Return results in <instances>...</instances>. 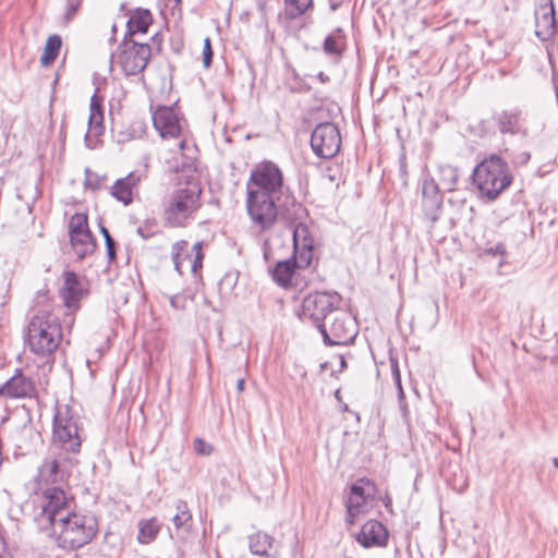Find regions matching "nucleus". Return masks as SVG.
Instances as JSON below:
<instances>
[{
	"label": "nucleus",
	"mask_w": 558,
	"mask_h": 558,
	"mask_svg": "<svg viewBox=\"0 0 558 558\" xmlns=\"http://www.w3.org/2000/svg\"><path fill=\"white\" fill-rule=\"evenodd\" d=\"M62 338L60 318L52 312L41 310L31 317L26 340L35 355L48 360L61 344Z\"/></svg>",
	"instance_id": "1"
},
{
	"label": "nucleus",
	"mask_w": 558,
	"mask_h": 558,
	"mask_svg": "<svg viewBox=\"0 0 558 558\" xmlns=\"http://www.w3.org/2000/svg\"><path fill=\"white\" fill-rule=\"evenodd\" d=\"M97 533V522L90 515L71 512L46 534L56 538L58 547L76 550L89 544Z\"/></svg>",
	"instance_id": "2"
},
{
	"label": "nucleus",
	"mask_w": 558,
	"mask_h": 558,
	"mask_svg": "<svg viewBox=\"0 0 558 558\" xmlns=\"http://www.w3.org/2000/svg\"><path fill=\"white\" fill-rule=\"evenodd\" d=\"M473 183L482 197L494 201L512 183V174L508 163L492 154L475 167Z\"/></svg>",
	"instance_id": "3"
},
{
	"label": "nucleus",
	"mask_w": 558,
	"mask_h": 558,
	"mask_svg": "<svg viewBox=\"0 0 558 558\" xmlns=\"http://www.w3.org/2000/svg\"><path fill=\"white\" fill-rule=\"evenodd\" d=\"M201 189L196 184L174 190L163 203V219L170 227L185 225L187 219L199 208Z\"/></svg>",
	"instance_id": "4"
},
{
	"label": "nucleus",
	"mask_w": 558,
	"mask_h": 558,
	"mask_svg": "<svg viewBox=\"0 0 558 558\" xmlns=\"http://www.w3.org/2000/svg\"><path fill=\"white\" fill-rule=\"evenodd\" d=\"M52 446L65 452L77 453L82 446L78 416L66 404L56 408L52 424Z\"/></svg>",
	"instance_id": "5"
},
{
	"label": "nucleus",
	"mask_w": 558,
	"mask_h": 558,
	"mask_svg": "<svg viewBox=\"0 0 558 558\" xmlns=\"http://www.w3.org/2000/svg\"><path fill=\"white\" fill-rule=\"evenodd\" d=\"M43 498L40 512L36 514L34 521L39 531L47 533L73 512V501L60 487L47 488Z\"/></svg>",
	"instance_id": "6"
},
{
	"label": "nucleus",
	"mask_w": 558,
	"mask_h": 558,
	"mask_svg": "<svg viewBox=\"0 0 558 558\" xmlns=\"http://www.w3.org/2000/svg\"><path fill=\"white\" fill-rule=\"evenodd\" d=\"M280 198L257 192H247L246 208L254 228L263 232L275 226Z\"/></svg>",
	"instance_id": "7"
},
{
	"label": "nucleus",
	"mask_w": 558,
	"mask_h": 558,
	"mask_svg": "<svg viewBox=\"0 0 558 558\" xmlns=\"http://www.w3.org/2000/svg\"><path fill=\"white\" fill-rule=\"evenodd\" d=\"M318 330L325 344L330 347L350 344L357 335L353 318L338 308L323 325H319Z\"/></svg>",
	"instance_id": "8"
},
{
	"label": "nucleus",
	"mask_w": 558,
	"mask_h": 558,
	"mask_svg": "<svg viewBox=\"0 0 558 558\" xmlns=\"http://www.w3.org/2000/svg\"><path fill=\"white\" fill-rule=\"evenodd\" d=\"M247 192H257L276 197L283 196L284 185L280 168L270 161L257 166L251 173Z\"/></svg>",
	"instance_id": "9"
},
{
	"label": "nucleus",
	"mask_w": 558,
	"mask_h": 558,
	"mask_svg": "<svg viewBox=\"0 0 558 558\" xmlns=\"http://www.w3.org/2000/svg\"><path fill=\"white\" fill-rule=\"evenodd\" d=\"M339 295L328 292H316L303 299L299 316L303 320H311L317 328L323 325L338 308Z\"/></svg>",
	"instance_id": "10"
},
{
	"label": "nucleus",
	"mask_w": 558,
	"mask_h": 558,
	"mask_svg": "<svg viewBox=\"0 0 558 558\" xmlns=\"http://www.w3.org/2000/svg\"><path fill=\"white\" fill-rule=\"evenodd\" d=\"M311 146L316 156L331 158L341 146V136L338 128L330 122L319 123L311 136Z\"/></svg>",
	"instance_id": "11"
},
{
	"label": "nucleus",
	"mask_w": 558,
	"mask_h": 558,
	"mask_svg": "<svg viewBox=\"0 0 558 558\" xmlns=\"http://www.w3.org/2000/svg\"><path fill=\"white\" fill-rule=\"evenodd\" d=\"M374 493L375 485L367 478H359L350 486V494L345 501V521L349 525L355 524L356 518L367 511L368 501Z\"/></svg>",
	"instance_id": "12"
},
{
	"label": "nucleus",
	"mask_w": 558,
	"mask_h": 558,
	"mask_svg": "<svg viewBox=\"0 0 558 558\" xmlns=\"http://www.w3.org/2000/svg\"><path fill=\"white\" fill-rule=\"evenodd\" d=\"M153 123L162 138H179L181 135L180 119L171 107L158 106L153 111Z\"/></svg>",
	"instance_id": "13"
},
{
	"label": "nucleus",
	"mask_w": 558,
	"mask_h": 558,
	"mask_svg": "<svg viewBox=\"0 0 558 558\" xmlns=\"http://www.w3.org/2000/svg\"><path fill=\"white\" fill-rule=\"evenodd\" d=\"M87 294V282L80 278L74 271L63 272V287L60 296L68 308L76 310L78 303Z\"/></svg>",
	"instance_id": "14"
},
{
	"label": "nucleus",
	"mask_w": 558,
	"mask_h": 558,
	"mask_svg": "<svg viewBox=\"0 0 558 558\" xmlns=\"http://www.w3.org/2000/svg\"><path fill=\"white\" fill-rule=\"evenodd\" d=\"M294 254L299 258V267L310 266L313 258L314 239L304 223H299L293 230Z\"/></svg>",
	"instance_id": "15"
},
{
	"label": "nucleus",
	"mask_w": 558,
	"mask_h": 558,
	"mask_svg": "<svg viewBox=\"0 0 558 558\" xmlns=\"http://www.w3.org/2000/svg\"><path fill=\"white\" fill-rule=\"evenodd\" d=\"M556 29L554 4L547 0L535 9V35L545 41L554 36Z\"/></svg>",
	"instance_id": "16"
},
{
	"label": "nucleus",
	"mask_w": 558,
	"mask_h": 558,
	"mask_svg": "<svg viewBox=\"0 0 558 558\" xmlns=\"http://www.w3.org/2000/svg\"><path fill=\"white\" fill-rule=\"evenodd\" d=\"M146 178V170H135L125 178L118 179L111 187V195L124 205H129L133 199V191Z\"/></svg>",
	"instance_id": "17"
},
{
	"label": "nucleus",
	"mask_w": 558,
	"mask_h": 558,
	"mask_svg": "<svg viewBox=\"0 0 558 558\" xmlns=\"http://www.w3.org/2000/svg\"><path fill=\"white\" fill-rule=\"evenodd\" d=\"M388 532L383 523L377 520L367 521L357 534L356 541L365 548L385 546Z\"/></svg>",
	"instance_id": "18"
},
{
	"label": "nucleus",
	"mask_w": 558,
	"mask_h": 558,
	"mask_svg": "<svg viewBox=\"0 0 558 558\" xmlns=\"http://www.w3.org/2000/svg\"><path fill=\"white\" fill-rule=\"evenodd\" d=\"M100 92L99 87H96L94 95L90 98L89 105V119H88V131L85 136L86 141L97 138L104 133V109H102V98L98 96Z\"/></svg>",
	"instance_id": "19"
},
{
	"label": "nucleus",
	"mask_w": 558,
	"mask_h": 558,
	"mask_svg": "<svg viewBox=\"0 0 558 558\" xmlns=\"http://www.w3.org/2000/svg\"><path fill=\"white\" fill-rule=\"evenodd\" d=\"M33 391V381L22 373H17L0 387V395L9 398L29 397Z\"/></svg>",
	"instance_id": "20"
},
{
	"label": "nucleus",
	"mask_w": 558,
	"mask_h": 558,
	"mask_svg": "<svg viewBox=\"0 0 558 558\" xmlns=\"http://www.w3.org/2000/svg\"><path fill=\"white\" fill-rule=\"evenodd\" d=\"M68 474L65 459L59 458L47 459L39 469V480L46 483H60L64 481Z\"/></svg>",
	"instance_id": "21"
},
{
	"label": "nucleus",
	"mask_w": 558,
	"mask_h": 558,
	"mask_svg": "<svg viewBox=\"0 0 558 558\" xmlns=\"http://www.w3.org/2000/svg\"><path fill=\"white\" fill-rule=\"evenodd\" d=\"M151 54L150 46L147 44H134L132 49L125 53L123 70H145Z\"/></svg>",
	"instance_id": "22"
},
{
	"label": "nucleus",
	"mask_w": 558,
	"mask_h": 558,
	"mask_svg": "<svg viewBox=\"0 0 558 558\" xmlns=\"http://www.w3.org/2000/svg\"><path fill=\"white\" fill-rule=\"evenodd\" d=\"M299 267V258L278 262L271 271L272 279L279 286L287 288L291 284L295 268Z\"/></svg>",
	"instance_id": "23"
},
{
	"label": "nucleus",
	"mask_w": 558,
	"mask_h": 558,
	"mask_svg": "<svg viewBox=\"0 0 558 558\" xmlns=\"http://www.w3.org/2000/svg\"><path fill=\"white\" fill-rule=\"evenodd\" d=\"M71 246L78 258H84L95 250V242L90 230L70 235Z\"/></svg>",
	"instance_id": "24"
},
{
	"label": "nucleus",
	"mask_w": 558,
	"mask_h": 558,
	"mask_svg": "<svg viewBox=\"0 0 558 558\" xmlns=\"http://www.w3.org/2000/svg\"><path fill=\"white\" fill-rule=\"evenodd\" d=\"M274 538L263 532H257L248 537L250 551L257 556H269V550L272 547Z\"/></svg>",
	"instance_id": "25"
},
{
	"label": "nucleus",
	"mask_w": 558,
	"mask_h": 558,
	"mask_svg": "<svg viewBox=\"0 0 558 558\" xmlns=\"http://www.w3.org/2000/svg\"><path fill=\"white\" fill-rule=\"evenodd\" d=\"M151 21L153 17L148 10L136 9L128 21L129 33H146L149 25L151 24Z\"/></svg>",
	"instance_id": "26"
},
{
	"label": "nucleus",
	"mask_w": 558,
	"mask_h": 558,
	"mask_svg": "<svg viewBox=\"0 0 558 558\" xmlns=\"http://www.w3.org/2000/svg\"><path fill=\"white\" fill-rule=\"evenodd\" d=\"M160 523L157 519L141 520L138 522L137 539L141 544H149L157 537L160 531Z\"/></svg>",
	"instance_id": "27"
},
{
	"label": "nucleus",
	"mask_w": 558,
	"mask_h": 558,
	"mask_svg": "<svg viewBox=\"0 0 558 558\" xmlns=\"http://www.w3.org/2000/svg\"><path fill=\"white\" fill-rule=\"evenodd\" d=\"M286 85L291 92H306L312 88L308 73L303 72L301 75L299 72H286Z\"/></svg>",
	"instance_id": "28"
},
{
	"label": "nucleus",
	"mask_w": 558,
	"mask_h": 558,
	"mask_svg": "<svg viewBox=\"0 0 558 558\" xmlns=\"http://www.w3.org/2000/svg\"><path fill=\"white\" fill-rule=\"evenodd\" d=\"M61 48V37L59 35H51L45 46L44 52L40 57L43 66H49L56 60Z\"/></svg>",
	"instance_id": "29"
},
{
	"label": "nucleus",
	"mask_w": 558,
	"mask_h": 558,
	"mask_svg": "<svg viewBox=\"0 0 558 558\" xmlns=\"http://www.w3.org/2000/svg\"><path fill=\"white\" fill-rule=\"evenodd\" d=\"M345 45L343 32L337 28L324 41V50L331 56H339Z\"/></svg>",
	"instance_id": "30"
},
{
	"label": "nucleus",
	"mask_w": 558,
	"mask_h": 558,
	"mask_svg": "<svg viewBox=\"0 0 558 558\" xmlns=\"http://www.w3.org/2000/svg\"><path fill=\"white\" fill-rule=\"evenodd\" d=\"M284 12L289 19H296L313 7V0H284Z\"/></svg>",
	"instance_id": "31"
},
{
	"label": "nucleus",
	"mask_w": 558,
	"mask_h": 558,
	"mask_svg": "<svg viewBox=\"0 0 558 558\" xmlns=\"http://www.w3.org/2000/svg\"><path fill=\"white\" fill-rule=\"evenodd\" d=\"M177 513L172 518V522L177 530L184 529L192 521V514L189 510L187 504L183 500H179L177 506Z\"/></svg>",
	"instance_id": "32"
},
{
	"label": "nucleus",
	"mask_w": 558,
	"mask_h": 558,
	"mask_svg": "<svg viewBox=\"0 0 558 558\" xmlns=\"http://www.w3.org/2000/svg\"><path fill=\"white\" fill-rule=\"evenodd\" d=\"M439 173L442 186L448 191H452L459 179L458 169L450 165H442L439 167Z\"/></svg>",
	"instance_id": "33"
},
{
	"label": "nucleus",
	"mask_w": 558,
	"mask_h": 558,
	"mask_svg": "<svg viewBox=\"0 0 558 558\" xmlns=\"http://www.w3.org/2000/svg\"><path fill=\"white\" fill-rule=\"evenodd\" d=\"M518 114L515 112H502L498 117V128L501 133H515Z\"/></svg>",
	"instance_id": "34"
},
{
	"label": "nucleus",
	"mask_w": 558,
	"mask_h": 558,
	"mask_svg": "<svg viewBox=\"0 0 558 558\" xmlns=\"http://www.w3.org/2000/svg\"><path fill=\"white\" fill-rule=\"evenodd\" d=\"M89 230L88 218L86 214H74L69 221V235Z\"/></svg>",
	"instance_id": "35"
},
{
	"label": "nucleus",
	"mask_w": 558,
	"mask_h": 558,
	"mask_svg": "<svg viewBox=\"0 0 558 558\" xmlns=\"http://www.w3.org/2000/svg\"><path fill=\"white\" fill-rule=\"evenodd\" d=\"M423 209L425 217L432 222H436L441 211V198L423 201Z\"/></svg>",
	"instance_id": "36"
},
{
	"label": "nucleus",
	"mask_w": 558,
	"mask_h": 558,
	"mask_svg": "<svg viewBox=\"0 0 558 558\" xmlns=\"http://www.w3.org/2000/svg\"><path fill=\"white\" fill-rule=\"evenodd\" d=\"M189 243L184 240L178 241L172 245V260L174 264V268L179 274H182V253L186 251Z\"/></svg>",
	"instance_id": "37"
},
{
	"label": "nucleus",
	"mask_w": 558,
	"mask_h": 558,
	"mask_svg": "<svg viewBox=\"0 0 558 558\" xmlns=\"http://www.w3.org/2000/svg\"><path fill=\"white\" fill-rule=\"evenodd\" d=\"M423 201L441 198L438 194V186L433 179H425L422 186Z\"/></svg>",
	"instance_id": "38"
},
{
	"label": "nucleus",
	"mask_w": 558,
	"mask_h": 558,
	"mask_svg": "<svg viewBox=\"0 0 558 558\" xmlns=\"http://www.w3.org/2000/svg\"><path fill=\"white\" fill-rule=\"evenodd\" d=\"M150 75L148 77L143 76V83L147 86V89L155 93L159 90L160 93L166 92L169 88V83L166 82V77H162L163 83L160 88H157V86L154 85V80L157 78L159 72H148Z\"/></svg>",
	"instance_id": "39"
},
{
	"label": "nucleus",
	"mask_w": 558,
	"mask_h": 558,
	"mask_svg": "<svg viewBox=\"0 0 558 558\" xmlns=\"http://www.w3.org/2000/svg\"><path fill=\"white\" fill-rule=\"evenodd\" d=\"M192 299L184 294H174L169 296V302L172 308L183 311L186 308L187 302Z\"/></svg>",
	"instance_id": "40"
},
{
	"label": "nucleus",
	"mask_w": 558,
	"mask_h": 558,
	"mask_svg": "<svg viewBox=\"0 0 558 558\" xmlns=\"http://www.w3.org/2000/svg\"><path fill=\"white\" fill-rule=\"evenodd\" d=\"M213 59V49L210 45V39L207 37L204 39V48H203V65L205 68H209Z\"/></svg>",
	"instance_id": "41"
},
{
	"label": "nucleus",
	"mask_w": 558,
	"mask_h": 558,
	"mask_svg": "<svg viewBox=\"0 0 558 558\" xmlns=\"http://www.w3.org/2000/svg\"><path fill=\"white\" fill-rule=\"evenodd\" d=\"M81 5V0H68L66 8L64 12L65 21L69 22L76 13L78 7Z\"/></svg>",
	"instance_id": "42"
},
{
	"label": "nucleus",
	"mask_w": 558,
	"mask_h": 558,
	"mask_svg": "<svg viewBox=\"0 0 558 558\" xmlns=\"http://www.w3.org/2000/svg\"><path fill=\"white\" fill-rule=\"evenodd\" d=\"M194 449L198 454L209 456L213 452L211 445L207 444L201 438H197L194 444Z\"/></svg>",
	"instance_id": "43"
},
{
	"label": "nucleus",
	"mask_w": 558,
	"mask_h": 558,
	"mask_svg": "<svg viewBox=\"0 0 558 558\" xmlns=\"http://www.w3.org/2000/svg\"><path fill=\"white\" fill-rule=\"evenodd\" d=\"M485 253L488 254V255H500L501 256V259L499 262V266H501L504 264V256L506 254V250H505V246L501 244V243H498L489 248H486L485 250Z\"/></svg>",
	"instance_id": "44"
},
{
	"label": "nucleus",
	"mask_w": 558,
	"mask_h": 558,
	"mask_svg": "<svg viewBox=\"0 0 558 558\" xmlns=\"http://www.w3.org/2000/svg\"><path fill=\"white\" fill-rule=\"evenodd\" d=\"M85 184L90 189H97L100 184V179L96 173H93L90 170L86 169Z\"/></svg>",
	"instance_id": "45"
},
{
	"label": "nucleus",
	"mask_w": 558,
	"mask_h": 558,
	"mask_svg": "<svg viewBox=\"0 0 558 558\" xmlns=\"http://www.w3.org/2000/svg\"><path fill=\"white\" fill-rule=\"evenodd\" d=\"M201 248H202V246H201L199 242H196L193 245V247H192L193 252H195V260H194V263L192 265V270L193 271H196L197 265L201 266V260H202V257H203V255L201 253Z\"/></svg>",
	"instance_id": "46"
},
{
	"label": "nucleus",
	"mask_w": 558,
	"mask_h": 558,
	"mask_svg": "<svg viewBox=\"0 0 558 558\" xmlns=\"http://www.w3.org/2000/svg\"><path fill=\"white\" fill-rule=\"evenodd\" d=\"M106 250L109 260H113L116 258V242L114 240H109L106 243Z\"/></svg>",
	"instance_id": "47"
},
{
	"label": "nucleus",
	"mask_w": 558,
	"mask_h": 558,
	"mask_svg": "<svg viewBox=\"0 0 558 558\" xmlns=\"http://www.w3.org/2000/svg\"><path fill=\"white\" fill-rule=\"evenodd\" d=\"M308 80L311 84L313 85L315 82L325 83L328 77L325 75L324 72H318L316 75L308 74Z\"/></svg>",
	"instance_id": "48"
},
{
	"label": "nucleus",
	"mask_w": 558,
	"mask_h": 558,
	"mask_svg": "<svg viewBox=\"0 0 558 558\" xmlns=\"http://www.w3.org/2000/svg\"><path fill=\"white\" fill-rule=\"evenodd\" d=\"M392 373H393V376H395V381L398 386V389H399V393L400 396L403 395V390H402V387H401V380H400V373H399V369H398V366L397 365H392Z\"/></svg>",
	"instance_id": "49"
},
{
	"label": "nucleus",
	"mask_w": 558,
	"mask_h": 558,
	"mask_svg": "<svg viewBox=\"0 0 558 558\" xmlns=\"http://www.w3.org/2000/svg\"><path fill=\"white\" fill-rule=\"evenodd\" d=\"M244 385H245V381L243 378L239 379L238 383H236V389L238 391H243L244 390Z\"/></svg>",
	"instance_id": "50"
},
{
	"label": "nucleus",
	"mask_w": 558,
	"mask_h": 558,
	"mask_svg": "<svg viewBox=\"0 0 558 558\" xmlns=\"http://www.w3.org/2000/svg\"><path fill=\"white\" fill-rule=\"evenodd\" d=\"M384 504H385V507L391 511V499L390 497L386 496V498L384 499Z\"/></svg>",
	"instance_id": "51"
},
{
	"label": "nucleus",
	"mask_w": 558,
	"mask_h": 558,
	"mask_svg": "<svg viewBox=\"0 0 558 558\" xmlns=\"http://www.w3.org/2000/svg\"><path fill=\"white\" fill-rule=\"evenodd\" d=\"M185 144H186L185 140H180L179 143H178L179 149L183 150L184 147H185Z\"/></svg>",
	"instance_id": "52"
},
{
	"label": "nucleus",
	"mask_w": 558,
	"mask_h": 558,
	"mask_svg": "<svg viewBox=\"0 0 558 558\" xmlns=\"http://www.w3.org/2000/svg\"><path fill=\"white\" fill-rule=\"evenodd\" d=\"M105 238V242L108 243L109 240H113L110 235V233H106V236Z\"/></svg>",
	"instance_id": "53"
},
{
	"label": "nucleus",
	"mask_w": 558,
	"mask_h": 558,
	"mask_svg": "<svg viewBox=\"0 0 558 558\" xmlns=\"http://www.w3.org/2000/svg\"><path fill=\"white\" fill-rule=\"evenodd\" d=\"M101 233H102L104 236H106V233H109V231L105 227H102L101 228Z\"/></svg>",
	"instance_id": "54"
},
{
	"label": "nucleus",
	"mask_w": 558,
	"mask_h": 558,
	"mask_svg": "<svg viewBox=\"0 0 558 558\" xmlns=\"http://www.w3.org/2000/svg\"><path fill=\"white\" fill-rule=\"evenodd\" d=\"M554 465L558 469V457L554 459Z\"/></svg>",
	"instance_id": "55"
}]
</instances>
